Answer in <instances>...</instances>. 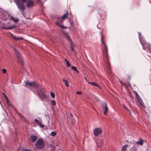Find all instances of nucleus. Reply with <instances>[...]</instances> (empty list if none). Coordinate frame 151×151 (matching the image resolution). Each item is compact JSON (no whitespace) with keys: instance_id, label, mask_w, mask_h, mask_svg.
I'll return each mask as SVG.
<instances>
[{"instance_id":"38","label":"nucleus","mask_w":151,"mask_h":151,"mask_svg":"<svg viewBox=\"0 0 151 151\" xmlns=\"http://www.w3.org/2000/svg\"><path fill=\"white\" fill-rule=\"evenodd\" d=\"M3 94L4 96V97L6 99V100L7 99H8V98L7 96L4 93H3Z\"/></svg>"},{"instance_id":"34","label":"nucleus","mask_w":151,"mask_h":151,"mask_svg":"<svg viewBox=\"0 0 151 151\" xmlns=\"http://www.w3.org/2000/svg\"><path fill=\"white\" fill-rule=\"evenodd\" d=\"M56 134V133L55 132H51V135L52 136H55Z\"/></svg>"},{"instance_id":"27","label":"nucleus","mask_w":151,"mask_h":151,"mask_svg":"<svg viewBox=\"0 0 151 151\" xmlns=\"http://www.w3.org/2000/svg\"><path fill=\"white\" fill-rule=\"evenodd\" d=\"M133 92L134 93V94L135 95L137 99H138V98H139V95L138 93L136 91H134Z\"/></svg>"},{"instance_id":"33","label":"nucleus","mask_w":151,"mask_h":151,"mask_svg":"<svg viewBox=\"0 0 151 151\" xmlns=\"http://www.w3.org/2000/svg\"><path fill=\"white\" fill-rule=\"evenodd\" d=\"M73 17V15H72L70 13V14H69L68 13V18L70 19H71V18Z\"/></svg>"},{"instance_id":"32","label":"nucleus","mask_w":151,"mask_h":151,"mask_svg":"<svg viewBox=\"0 0 151 151\" xmlns=\"http://www.w3.org/2000/svg\"><path fill=\"white\" fill-rule=\"evenodd\" d=\"M69 21L70 22V24L71 25V27H73L74 26L73 22L72 20L71 19H70Z\"/></svg>"},{"instance_id":"16","label":"nucleus","mask_w":151,"mask_h":151,"mask_svg":"<svg viewBox=\"0 0 151 151\" xmlns=\"http://www.w3.org/2000/svg\"><path fill=\"white\" fill-rule=\"evenodd\" d=\"M62 80L63 81L64 83L65 86L66 87H69V84L66 80H65L64 78H63L62 79Z\"/></svg>"},{"instance_id":"13","label":"nucleus","mask_w":151,"mask_h":151,"mask_svg":"<svg viewBox=\"0 0 151 151\" xmlns=\"http://www.w3.org/2000/svg\"><path fill=\"white\" fill-rule=\"evenodd\" d=\"M12 37L15 41H18L20 40H22L23 39V38L22 37H17L15 36L12 35Z\"/></svg>"},{"instance_id":"36","label":"nucleus","mask_w":151,"mask_h":151,"mask_svg":"<svg viewBox=\"0 0 151 151\" xmlns=\"http://www.w3.org/2000/svg\"><path fill=\"white\" fill-rule=\"evenodd\" d=\"M138 35H139V40H140V42H141V38H142V37H140L141 35V33L140 32H138Z\"/></svg>"},{"instance_id":"40","label":"nucleus","mask_w":151,"mask_h":151,"mask_svg":"<svg viewBox=\"0 0 151 151\" xmlns=\"http://www.w3.org/2000/svg\"><path fill=\"white\" fill-rule=\"evenodd\" d=\"M70 48L72 51L73 52L74 51L73 46L72 45L70 46Z\"/></svg>"},{"instance_id":"23","label":"nucleus","mask_w":151,"mask_h":151,"mask_svg":"<svg viewBox=\"0 0 151 151\" xmlns=\"http://www.w3.org/2000/svg\"><path fill=\"white\" fill-rule=\"evenodd\" d=\"M137 99L139 103L141 104V105L142 106L144 104L142 99H141L140 97H139V98H138V99Z\"/></svg>"},{"instance_id":"19","label":"nucleus","mask_w":151,"mask_h":151,"mask_svg":"<svg viewBox=\"0 0 151 151\" xmlns=\"http://www.w3.org/2000/svg\"><path fill=\"white\" fill-rule=\"evenodd\" d=\"M127 147L128 145H124L122 148L121 151H126Z\"/></svg>"},{"instance_id":"17","label":"nucleus","mask_w":151,"mask_h":151,"mask_svg":"<svg viewBox=\"0 0 151 151\" xmlns=\"http://www.w3.org/2000/svg\"><path fill=\"white\" fill-rule=\"evenodd\" d=\"M68 11H67L66 13L65 14H63L62 17H61L64 20L65 19L68 18Z\"/></svg>"},{"instance_id":"39","label":"nucleus","mask_w":151,"mask_h":151,"mask_svg":"<svg viewBox=\"0 0 151 151\" xmlns=\"http://www.w3.org/2000/svg\"><path fill=\"white\" fill-rule=\"evenodd\" d=\"M76 93L77 94L81 95L82 94V92L81 91H77Z\"/></svg>"},{"instance_id":"3","label":"nucleus","mask_w":151,"mask_h":151,"mask_svg":"<svg viewBox=\"0 0 151 151\" xmlns=\"http://www.w3.org/2000/svg\"><path fill=\"white\" fill-rule=\"evenodd\" d=\"M36 148L39 149L43 148L44 147V142L42 139H39L35 144Z\"/></svg>"},{"instance_id":"35","label":"nucleus","mask_w":151,"mask_h":151,"mask_svg":"<svg viewBox=\"0 0 151 151\" xmlns=\"http://www.w3.org/2000/svg\"><path fill=\"white\" fill-rule=\"evenodd\" d=\"M50 95L51 97L52 98H54L55 97V95L54 93L52 92H50Z\"/></svg>"},{"instance_id":"7","label":"nucleus","mask_w":151,"mask_h":151,"mask_svg":"<svg viewBox=\"0 0 151 151\" xmlns=\"http://www.w3.org/2000/svg\"><path fill=\"white\" fill-rule=\"evenodd\" d=\"M26 5L27 8H31L34 6V4L32 0H29L27 2Z\"/></svg>"},{"instance_id":"12","label":"nucleus","mask_w":151,"mask_h":151,"mask_svg":"<svg viewBox=\"0 0 151 151\" xmlns=\"http://www.w3.org/2000/svg\"><path fill=\"white\" fill-rule=\"evenodd\" d=\"M35 121L36 122L38 125L42 128L44 127V125L42 124L41 121L37 119H35Z\"/></svg>"},{"instance_id":"8","label":"nucleus","mask_w":151,"mask_h":151,"mask_svg":"<svg viewBox=\"0 0 151 151\" xmlns=\"http://www.w3.org/2000/svg\"><path fill=\"white\" fill-rule=\"evenodd\" d=\"M102 107L103 109L104 110L103 113H106L108 112V109L107 107V104L106 102H104L102 104Z\"/></svg>"},{"instance_id":"5","label":"nucleus","mask_w":151,"mask_h":151,"mask_svg":"<svg viewBox=\"0 0 151 151\" xmlns=\"http://www.w3.org/2000/svg\"><path fill=\"white\" fill-rule=\"evenodd\" d=\"M102 129L100 127L97 128L93 130V133L95 136H97L101 134Z\"/></svg>"},{"instance_id":"9","label":"nucleus","mask_w":151,"mask_h":151,"mask_svg":"<svg viewBox=\"0 0 151 151\" xmlns=\"http://www.w3.org/2000/svg\"><path fill=\"white\" fill-rule=\"evenodd\" d=\"M97 12L100 15L101 18H102V16H105L106 15V12L103 10L102 11L100 9L98 8V9L97 10Z\"/></svg>"},{"instance_id":"1","label":"nucleus","mask_w":151,"mask_h":151,"mask_svg":"<svg viewBox=\"0 0 151 151\" xmlns=\"http://www.w3.org/2000/svg\"><path fill=\"white\" fill-rule=\"evenodd\" d=\"M25 86L29 88L31 90L33 89H36L37 93L40 98L45 101H48V98L45 94L46 91L42 85L39 84L38 82L35 81L31 82L27 81L25 82Z\"/></svg>"},{"instance_id":"20","label":"nucleus","mask_w":151,"mask_h":151,"mask_svg":"<svg viewBox=\"0 0 151 151\" xmlns=\"http://www.w3.org/2000/svg\"><path fill=\"white\" fill-rule=\"evenodd\" d=\"M71 68L73 70L75 71L77 73H79V71L77 70V68L76 67L74 66H71Z\"/></svg>"},{"instance_id":"14","label":"nucleus","mask_w":151,"mask_h":151,"mask_svg":"<svg viewBox=\"0 0 151 151\" xmlns=\"http://www.w3.org/2000/svg\"><path fill=\"white\" fill-rule=\"evenodd\" d=\"M88 83L92 86H96L99 88H100V87L99 85L96 82H88Z\"/></svg>"},{"instance_id":"15","label":"nucleus","mask_w":151,"mask_h":151,"mask_svg":"<svg viewBox=\"0 0 151 151\" xmlns=\"http://www.w3.org/2000/svg\"><path fill=\"white\" fill-rule=\"evenodd\" d=\"M144 141L143 140L141 139H139L138 141H136L135 142L137 145H139L141 146H142L143 144Z\"/></svg>"},{"instance_id":"2","label":"nucleus","mask_w":151,"mask_h":151,"mask_svg":"<svg viewBox=\"0 0 151 151\" xmlns=\"http://www.w3.org/2000/svg\"><path fill=\"white\" fill-rule=\"evenodd\" d=\"M101 42L103 44V46L102 47V51L103 55L104 56L106 59L105 62L107 65L108 68L110 70L111 68V64L109 58V55L108 54V49L107 47L104 42V40L105 39V37L103 36L102 32L101 33Z\"/></svg>"},{"instance_id":"41","label":"nucleus","mask_w":151,"mask_h":151,"mask_svg":"<svg viewBox=\"0 0 151 151\" xmlns=\"http://www.w3.org/2000/svg\"><path fill=\"white\" fill-rule=\"evenodd\" d=\"M84 78L86 81L88 83V82H90V81H89L87 79V78L85 77H84Z\"/></svg>"},{"instance_id":"10","label":"nucleus","mask_w":151,"mask_h":151,"mask_svg":"<svg viewBox=\"0 0 151 151\" xmlns=\"http://www.w3.org/2000/svg\"><path fill=\"white\" fill-rule=\"evenodd\" d=\"M62 32L65 35V36L68 38V40L70 42H71V40L70 36L69 35V33L67 32L65 30H63Z\"/></svg>"},{"instance_id":"6","label":"nucleus","mask_w":151,"mask_h":151,"mask_svg":"<svg viewBox=\"0 0 151 151\" xmlns=\"http://www.w3.org/2000/svg\"><path fill=\"white\" fill-rule=\"evenodd\" d=\"M142 45L143 47L144 50H145L146 49H147L148 51L151 53V45L147 43L142 44Z\"/></svg>"},{"instance_id":"30","label":"nucleus","mask_w":151,"mask_h":151,"mask_svg":"<svg viewBox=\"0 0 151 151\" xmlns=\"http://www.w3.org/2000/svg\"><path fill=\"white\" fill-rule=\"evenodd\" d=\"M51 104L52 106H54L56 105V102L55 101L52 100L51 101Z\"/></svg>"},{"instance_id":"44","label":"nucleus","mask_w":151,"mask_h":151,"mask_svg":"<svg viewBox=\"0 0 151 151\" xmlns=\"http://www.w3.org/2000/svg\"><path fill=\"white\" fill-rule=\"evenodd\" d=\"M70 114V116H73V115H72V114Z\"/></svg>"},{"instance_id":"31","label":"nucleus","mask_w":151,"mask_h":151,"mask_svg":"<svg viewBox=\"0 0 151 151\" xmlns=\"http://www.w3.org/2000/svg\"><path fill=\"white\" fill-rule=\"evenodd\" d=\"M123 106L124 108L127 111V112H130V111H129V109L126 107L125 105L124 104H123Z\"/></svg>"},{"instance_id":"37","label":"nucleus","mask_w":151,"mask_h":151,"mask_svg":"<svg viewBox=\"0 0 151 151\" xmlns=\"http://www.w3.org/2000/svg\"><path fill=\"white\" fill-rule=\"evenodd\" d=\"M2 71L4 73H5L6 72V70L5 69H2Z\"/></svg>"},{"instance_id":"22","label":"nucleus","mask_w":151,"mask_h":151,"mask_svg":"<svg viewBox=\"0 0 151 151\" xmlns=\"http://www.w3.org/2000/svg\"><path fill=\"white\" fill-rule=\"evenodd\" d=\"M11 19L16 23H17L19 21V19L18 18H14L13 17H11Z\"/></svg>"},{"instance_id":"11","label":"nucleus","mask_w":151,"mask_h":151,"mask_svg":"<svg viewBox=\"0 0 151 151\" xmlns=\"http://www.w3.org/2000/svg\"><path fill=\"white\" fill-rule=\"evenodd\" d=\"M37 137L35 135H33L31 136L30 137V141L33 142H35L37 139Z\"/></svg>"},{"instance_id":"25","label":"nucleus","mask_w":151,"mask_h":151,"mask_svg":"<svg viewBox=\"0 0 151 151\" xmlns=\"http://www.w3.org/2000/svg\"><path fill=\"white\" fill-rule=\"evenodd\" d=\"M65 61L68 67H70V66L71 65L70 63H69V61L66 58L65 59Z\"/></svg>"},{"instance_id":"4","label":"nucleus","mask_w":151,"mask_h":151,"mask_svg":"<svg viewBox=\"0 0 151 151\" xmlns=\"http://www.w3.org/2000/svg\"><path fill=\"white\" fill-rule=\"evenodd\" d=\"M57 21L55 22V24L56 26H58L62 29H65L67 28L66 27L62 25L63 20L61 18V17H58L57 18Z\"/></svg>"},{"instance_id":"24","label":"nucleus","mask_w":151,"mask_h":151,"mask_svg":"<svg viewBox=\"0 0 151 151\" xmlns=\"http://www.w3.org/2000/svg\"><path fill=\"white\" fill-rule=\"evenodd\" d=\"M15 55L17 58L22 56V55H21L19 51L17 50L15 51Z\"/></svg>"},{"instance_id":"26","label":"nucleus","mask_w":151,"mask_h":151,"mask_svg":"<svg viewBox=\"0 0 151 151\" xmlns=\"http://www.w3.org/2000/svg\"><path fill=\"white\" fill-rule=\"evenodd\" d=\"M15 27V26H12V27H4L2 28L3 29H11L13 28H14Z\"/></svg>"},{"instance_id":"28","label":"nucleus","mask_w":151,"mask_h":151,"mask_svg":"<svg viewBox=\"0 0 151 151\" xmlns=\"http://www.w3.org/2000/svg\"><path fill=\"white\" fill-rule=\"evenodd\" d=\"M17 59L18 61H19L20 62L22 63V56L17 58Z\"/></svg>"},{"instance_id":"21","label":"nucleus","mask_w":151,"mask_h":151,"mask_svg":"<svg viewBox=\"0 0 151 151\" xmlns=\"http://www.w3.org/2000/svg\"><path fill=\"white\" fill-rule=\"evenodd\" d=\"M130 151H138V150L135 146H134L130 148Z\"/></svg>"},{"instance_id":"29","label":"nucleus","mask_w":151,"mask_h":151,"mask_svg":"<svg viewBox=\"0 0 151 151\" xmlns=\"http://www.w3.org/2000/svg\"><path fill=\"white\" fill-rule=\"evenodd\" d=\"M6 100V102L7 103V105L9 106H12V105L10 103L9 101V100L8 99H7Z\"/></svg>"},{"instance_id":"43","label":"nucleus","mask_w":151,"mask_h":151,"mask_svg":"<svg viewBox=\"0 0 151 151\" xmlns=\"http://www.w3.org/2000/svg\"><path fill=\"white\" fill-rule=\"evenodd\" d=\"M14 109L15 110V111L17 113V110H16V108L15 107H14Z\"/></svg>"},{"instance_id":"42","label":"nucleus","mask_w":151,"mask_h":151,"mask_svg":"<svg viewBox=\"0 0 151 151\" xmlns=\"http://www.w3.org/2000/svg\"><path fill=\"white\" fill-rule=\"evenodd\" d=\"M19 116L21 117L22 118L23 117V116L21 115V114H19Z\"/></svg>"},{"instance_id":"18","label":"nucleus","mask_w":151,"mask_h":151,"mask_svg":"<svg viewBox=\"0 0 151 151\" xmlns=\"http://www.w3.org/2000/svg\"><path fill=\"white\" fill-rule=\"evenodd\" d=\"M97 146L101 147L103 144V142L102 141L96 142Z\"/></svg>"}]
</instances>
